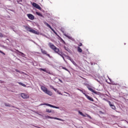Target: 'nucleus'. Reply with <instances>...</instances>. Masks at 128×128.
Masks as SVG:
<instances>
[{
	"label": "nucleus",
	"mask_w": 128,
	"mask_h": 128,
	"mask_svg": "<svg viewBox=\"0 0 128 128\" xmlns=\"http://www.w3.org/2000/svg\"><path fill=\"white\" fill-rule=\"evenodd\" d=\"M87 88L88 90H90V92H94V94H96V92L94 91V90H93L92 88V87L90 85H88Z\"/></svg>",
	"instance_id": "f8f14e48"
},
{
	"label": "nucleus",
	"mask_w": 128,
	"mask_h": 128,
	"mask_svg": "<svg viewBox=\"0 0 128 128\" xmlns=\"http://www.w3.org/2000/svg\"><path fill=\"white\" fill-rule=\"evenodd\" d=\"M62 68L63 70H66V72H70V70H68L65 67H62Z\"/></svg>",
	"instance_id": "b1692460"
},
{
	"label": "nucleus",
	"mask_w": 128,
	"mask_h": 128,
	"mask_svg": "<svg viewBox=\"0 0 128 128\" xmlns=\"http://www.w3.org/2000/svg\"><path fill=\"white\" fill-rule=\"evenodd\" d=\"M50 88H52V90H54V88H55L52 86H50Z\"/></svg>",
	"instance_id": "72a5a7b5"
},
{
	"label": "nucleus",
	"mask_w": 128,
	"mask_h": 128,
	"mask_svg": "<svg viewBox=\"0 0 128 128\" xmlns=\"http://www.w3.org/2000/svg\"><path fill=\"white\" fill-rule=\"evenodd\" d=\"M82 116H86L84 114L82 115Z\"/></svg>",
	"instance_id": "c03bdc74"
},
{
	"label": "nucleus",
	"mask_w": 128,
	"mask_h": 128,
	"mask_svg": "<svg viewBox=\"0 0 128 128\" xmlns=\"http://www.w3.org/2000/svg\"><path fill=\"white\" fill-rule=\"evenodd\" d=\"M59 82H62V80L60 79H58Z\"/></svg>",
	"instance_id": "ea45409f"
},
{
	"label": "nucleus",
	"mask_w": 128,
	"mask_h": 128,
	"mask_svg": "<svg viewBox=\"0 0 128 128\" xmlns=\"http://www.w3.org/2000/svg\"><path fill=\"white\" fill-rule=\"evenodd\" d=\"M46 112H48V113H50V112H54V111L52 110H48V109H46Z\"/></svg>",
	"instance_id": "aec40b11"
},
{
	"label": "nucleus",
	"mask_w": 128,
	"mask_h": 128,
	"mask_svg": "<svg viewBox=\"0 0 128 128\" xmlns=\"http://www.w3.org/2000/svg\"><path fill=\"white\" fill-rule=\"evenodd\" d=\"M5 106H10V104H5Z\"/></svg>",
	"instance_id": "c756f323"
},
{
	"label": "nucleus",
	"mask_w": 128,
	"mask_h": 128,
	"mask_svg": "<svg viewBox=\"0 0 128 128\" xmlns=\"http://www.w3.org/2000/svg\"><path fill=\"white\" fill-rule=\"evenodd\" d=\"M56 92H58V94H60L61 96H62V94H61L60 92L58 91H58Z\"/></svg>",
	"instance_id": "cd10ccee"
},
{
	"label": "nucleus",
	"mask_w": 128,
	"mask_h": 128,
	"mask_svg": "<svg viewBox=\"0 0 128 128\" xmlns=\"http://www.w3.org/2000/svg\"><path fill=\"white\" fill-rule=\"evenodd\" d=\"M0 54H6L4 52H2V51L0 50Z\"/></svg>",
	"instance_id": "e433bc0d"
},
{
	"label": "nucleus",
	"mask_w": 128,
	"mask_h": 128,
	"mask_svg": "<svg viewBox=\"0 0 128 128\" xmlns=\"http://www.w3.org/2000/svg\"><path fill=\"white\" fill-rule=\"evenodd\" d=\"M56 54H58L60 56H62V58H63L64 56V54L62 52L60 51V49H58V50H56Z\"/></svg>",
	"instance_id": "9d476101"
},
{
	"label": "nucleus",
	"mask_w": 128,
	"mask_h": 128,
	"mask_svg": "<svg viewBox=\"0 0 128 128\" xmlns=\"http://www.w3.org/2000/svg\"><path fill=\"white\" fill-rule=\"evenodd\" d=\"M32 6L34 8H37L38 10H42V8L40 7V5H38V4H37L36 3L34 2V3L32 4Z\"/></svg>",
	"instance_id": "423d86ee"
},
{
	"label": "nucleus",
	"mask_w": 128,
	"mask_h": 128,
	"mask_svg": "<svg viewBox=\"0 0 128 128\" xmlns=\"http://www.w3.org/2000/svg\"><path fill=\"white\" fill-rule=\"evenodd\" d=\"M48 46H50V48L54 51L55 52H56L57 50H58L59 48H56V46L54 44L51 42H49L48 44Z\"/></svg>",
	"instance_id": "7ed1b4c3"
},
{
	"label": "nucleus",
	"mask_w": 128,
	"mask_h": 128,
	"mask_svg": "<svg viewBox=\"0 0 128 128\" xmlns=\"http://www.w3.org/2000/svg\"><path fill=\"white\" fill-rule=\"evenodd\" d=\"M78 90H80V92H81L83 93V94H84V92L82 90L78 89Z\"/></svg>",
	"instance_id": "7c9ffc66"
},
{
	"label": "nucleus",
	"mask_w": 128,
	"mask_h": 128,
	"mask_svg": "<svg viewBox=\"0 0 128 128\" xmlns=\"http://www.w3.org/2000/svg\"><path fill=\"white\" fill-rule=\"evenodd\" d=\"M0 38H2V34L0 32Z\"/></svg>",
	"instance_id": "58836bf2"
},
{
	"label": "nucleus",
	"mask_w": 128,
	"mask_h": 128,
	"mask_svg": "<svg viewBox=\"0 0 128 128\" xmlns=\"http://www.w3.org/2000/svg\"><path fill=\"white\" fill-rule=\"evenodd\" d=\"M44 24H46V26H48V28H50V30H52L53 31V32H54V34H56V36H58V38H60V36L58 35V33H56V31L52 28V26H50V25L48 23L46 22H44Z\"/></svg>",
	"instance_id": "20e7f679"
},
{
	"label": "nucleus",
	"mask_w": 128,
	"mask_h": 128,
	"mask_svg": "<svg viewBox=\"0 0 128 128\" xmlns=\"http://www.w3.org/2000/svg\"><path fill=\"white\" fill-rule=\"evenodd\" d=\"M40 70H42L43 72H46L47 74H50V70H48L46 69V68H40Z\"/></svg>",
	"instance_id": "dca6fc26"
},
{
	"label": "nucleus",
	"mask_w": 128,
	"mask_h": 128,
	"mask_svg": "<svg viewBox=\"0 0 128 128\" xmlns=\"http://www.w3.org/2000/svg\"><path fill=\"white\" fill-rule=\"evenodd\" d=\"M62 42H64V44H66V42H64V40L62 39Z\"/></svg>",
	"instance_id": "c9c22d12"
},
{
	"label": "nucleus",
	"mask_w": 128,
	"mask_h": 128,
	"mask_svg": "<svg viewBox=\"0 0 128 128\" xmlns=\"http://www.w3.org/2000/svg\"><path fill=\"white\" fill-rule=\"evenodd\" d=\"M64 92V94H68V96H70V94H68V92Z\"/></svg>",
	"instance_id": "f704fd0d"
},
{
	"label": "nucleus",
	"mask_w": 128,
	"mask_h": 128,
	"mask_svg": "<svg viewBox=\"0 0 128 128\" xmlns=\"http://www.w3.org/2000/svg\"><path fill=\"white\" fill-rule=\"evenodd\" d=\"M40 106H50V108H57V109L60 108V107L54 106L53 105H52L49 104H46V103L41 104H40Z\"/></svg>",
	"instance_id": "39448f33"
},
{
	"label": "nucleus",
	"mask_w": 128,
	"mask_h": 128,
	"mask_svg": "<svg viewBox=\"0 0 128 128\" xmlns=\"http://www.w3.org/2000/svg\"><path fill=\"white\" fill-rule=\"evenodd\" d=\"M64 36H66V38H68L69 40H74V38L66 34H64Z\"/></svg>",
	"instance_id": "f3484780"
},
{
	"label": "nucleus",
	"mask_w": 128,
	"mask_h": 128,
	"mask_svg": "<svg viewBox=\"0 0 128 128\" xmlns=\"http://www.w3.org/2000/svg\"><path fill=\"white\" fill-rule=\"evenodd\" d=\"M97 82H98V80H97Z\"/></svg>",
	"instance_id": "de8ad7c7"
},
{
	"label": "nucleus",
	"mask_w": 128,
	"mask_h": 128,
	"mask_svg": "<svg viewBox=\"0 0 128 128\" xmlns=\"http://www.w3.org/2000/svg\"><path fill=\"white\" fill-rule=\"evenodd\" d=\"M27 16L30 20H34V16L32 14H28Z\"/></svg>",
	"instance_id": "2eb2a0df"
},
{
	"label": "nucleus",
	"mask_w": 128,
	"mask_h": 128,
	"mask_svg": "<svg viewBox=\"0 0 128 128\" xmlns=\"http://www.w3.org/2000/svg\"><path fill=\"white\" fill-rule=\"evenodd\" d=\"M109 80H110V82H112V79L110 78H108Z\"/></svg>",
	"instance_id": "37998d69"
},
{
	"label": "nucleus",
	"mask_w": 128,
	"mask_h": 128,
	"mask_svg": "<svg viewBox=\"0 0 128 128\" xmlns=\"http://www.w3.org/2000/svg\"><path fill=\"white\" fill-rule=\"evenodd\" d=\"M56 54H58L60 56H62V58H63L64 56V54L62 52L60 51V49H58V50H56Z\"/></svg>",
	"instance_id": "1a4fd4ad"
},
{
	"label": "nucleus",
	"mask_w": 128,
	"mask_h": 128,
	"mask_svg": "<svg viewBox=\"0 0 128 128\" xmlns=\"http://www.w3.org/2000/svg\"><path fill=\"white\" fill-rule=\"evenodd\" d=\"M36 14H37L39 16H42V14H40V12H36Z\"/></svg>",
	"instance_id": "5701e85b"
},
{
	"label": "nucleus",
	"mask_w": 128,
	"mask_h": 128,
	"mask_svg": "<svg viewBox=\"0 0 128 128\" xmlns=\"http://www.w3.org/2000/svg\"><path fill=\"white\" fill-rule=\"evenodd\" d=\"M78 46H82V44L81 42L79 43L78 44Z\"/></svg>",
	"instance_id": "2f4dec72"
},
{
	"label": "nucleus",
	"mask_w": 128,
	"mask_h": 128,
	"mask_svg": "<svg viewBox=\"0 0 128 128\" xmlns=\"http://www.w3.org/2000/svg\"><path fill=\"white\" fill-rule=\"evenodd\" d=\"M19 84H20V86H24V88H26V85L25 84H22L20 82H18Z\"/></svg>",
	"instance_id": "4be33fe9"
},
{
	"label": "nucleus",
	"mask_w": 128,
	"mask_h": 128,
	"mask_svg": "<svg viewBox=\"0 0 128 128\" xmlns=\"http://www.w3.org/2000/svg\"><path fill=\"white\" fill-rule=\"evenodd\" d=\"M17 52H18L20 54V56H26V54H24L18 51V50H17Z\"/></svg>",
	"instance_id": "412c9836"
},
{
	"label": "nucleus",
	"mask_w": 128,
	"mask_h": 128,
	"mask_svg": "<svg viewBox=\"0 0 128 128\" xmlns=\"http://www.w3.org/2000/svg\"><path fill=\"white\" fill-rule=\"evenodd\" d=\"M64 48L68 52L70 50V49L68 48H66V46H64Z\"/></svg>",
	"instance_id": "bb28decb"
},
{
	"label": "nucleus",
	"mask_w": 128,
	"mask_h": 128,
	"mask_svg": "<svg viewBox=\"0 0 128 128\" xmlns=\"http://www.w3.org/2000/svg\"><path fill=\"white\" fill-rule=\"evenodd\" d=\"M66 58L67 60H72V58H70V56H66Z\"/></svg>",
	"instance_id": "393cba45"
},
{
	"label": "nucleus",
	"mask_w": 128,
	"mask_h": 128,
	"mask_svg": "<svg viewBox=\"0 0 128 128\" xmlns=\"http://www.w3.org/2000/svg\"><path fill=\"white\" fill-rule=\"evenodd\" d=\"M16 72H20V74H22V72L18 70V69L16 70Z\"/></svg>",
	"instance_id": "a878e982"
},
{
	"label": "nucleus",
	"mask_w": 128,
	"mask_h": 128,
	"mask_svg": "<svg viewBox=\"0 0 128 128\" xmlns=\"http://www.w3.org/2000/svg\"><path fill=\"white\" fill-rule=\"evenodd\" d=\"M84 94L85 96H86V98H88V100H90V102H94V98H92L88 96V95L86 94V93H84Z\"/></svg>",
	"instance_id": "ddd939ff"
},
{
	"label": "nucleus",
	"mask_w": 128,
	"mask_h": 128,
	"mask_svg": "<svg viewBox=\"0 0 128 128\" xmlns=\"http://www.w3.org/2000/svg\"><path fill=\"white\" fill-rule=\"evenodd\" d=\"M46 118H51L52 120H62L60 118H58L56 117H50L48 116H46Z\"/></svg>",
	"instance_id": "9b49d317"
},
{
	"label": "nucleus",
	"mask_w": 128,
	"mask_h": 128,
	"mask_svg": "<svg viewBox=\"0 0 128 128\" xmlns=\"http://www.w3.org/2000/svg\"><path fill=\"white\" fill-rule=\"evenodd\" d=\"M64 56L66 58V56H67L66 55L64 54Z\"/></svg>",
	"instance_id": "49530a36"
},
{
	"label": "nucleus",
	"mask_w": 128,
	"mask_h": 128,
	"mask_svg": "<svg viewBox=\"0 0 128 128\" xmlns=\"http://www.w3.org/2000/svg\"><path fill=\"white\" fill-rule=\"evenodd\" d=\"M24 28L27 30V32H32V34H40V32L34 30L30 26H24Z\"/></svg>",
	"instance_id": "f257e3e1"
},
{
	"label": "nucleus",
	"mask_w": 128,
	"mask_h": 128,
	"mask_svg": "<svg viewBox=\"0 0 128 128\" xmlns=\"http://www.w3.org/2000/svg\"><path fill=\"white\" fill-rule=\"evenodd\" d=\"M107 102H108L112 110H116V106H114V104L110 102V101L107 100Z\"/></svg>",
	"instance_id": "0eeeda50"
},
{
	"label": "nucleus",
	"mask_w": 128,
	"mask_h": 128,
	"mask_svg": "<svg viewBox=\"0 0 128 128\" xmlns=\"http://www.w3.org/2000/svg\"><path fill=\"white\" fill-rule=\"evenodd\" d=\"M41 90L44 92L48 94V96H52V92L48 90V88H46L44 86H41Z\"/></svg>",
	"instance_id": "f03ea898"
},
{
	"label": "nucleus",
	"mask_w": 128,
	"mask_h": 128,
	"mask_svg": "<svg viewBox=\"0 0 128 128\" xmlns=\"http://www.w3.org/2000/svg\"><path fill=\"white\" fill-rule=\"evenodd\" d=\"M72 64H74V66H77L78 64H76V62H74V60H70Z\"/></svg>",
	"instance_id": "6ab92c4d"
},
{
	"label": "nucleus",
	"mask_w": 128,
	"mask_h": 128,
	"mask_svg": "<svg viewBox=\"0 0 128 128\" xmlns=\"http://www.w3.org/2000/svg\"><path fill=\"white\" fill-rule=\"evenodd\" d=\"M104 100H106V102H108V100H106V98H104Z\"/></svg>",
	"instance_id": "79ce46f5"
},
{
	"label": "nucleus",
	"mask_w": 128,
	"mask_h": 128,
	"mask_svg": "<svg viewBox=\"0 0 128 128\" xmlns=\"http://www.w3.org/2000/svg\"><path fill=\"white\" fill-rule=\"evenodd\" d=\"M78 114H80L81 116H82V114H84L80 111H78Z\"/></svg>",
	"instance_id": "473e14b6"
},
{
	"label": "nucleus",
	"mask_w": 128,
	"mask_h": 128,
	"mask_svg": "<svg viewBox=\"0 0 128 128\" xmlns=\"http://www.w3.org/2000/svg\"><path fill=\"white\" fill-rule=\"evenodd\" d=\"M21 96L22 98H30L28 94L24 93L21 94Z\"/></svg>",
	"instance_id": "4468645a"
},
{
	"label": "nucleus",
	"mask_w": 128,
	"mask_h": 128,
	"mask_svg": "<svg viewBox=\"0 0 128 128\" xmlns=\"http://www.w3.org/2000/svg\"><path fill=\"white\" fill-rule=\"evenodd\" d=\"M54 92H58V88H54Z\"/></svg>",
	"instance_id": "4c0bfd02"
},
{
	"label": "nucleus",
	"mask_w": 128,
	"mask_h": 128,
	"mask_svg": "<svg viewBox=\"0 0 128 128\" xmlns=\"http://www.w3.org/2000/svg\"><path fill=\"white\" fill-rule=\"evenodd\" d=\"M62 58L64 60L65 62H66V60L64 59V56H63V57H62Z\"/></svg>",
	"instance_id": "a19ab883"
},
{
	"label": "nucleus",
	"mask_w": 128,
	"mask_h": 128,
	"mask_svg": "<svg viewBox=\"0 0 128 128\" xmlns=\"http://www.w3.org/2000/svg\"><path fill=\"white\" fill-rule=\"evenodd\" d=\"M86 116H88V118H89L92 120V116H90V115L86 114Z\"/></svg>",
	"instance_id": "c85d7f7f"
},
{
	"label": "nucleus",
	"mask_w": 128,
	"mask_h": 128,
	"mask_svg": "<svg viewBox=\"0 0 128 128\" xmlns=\"http://www.w3.org/2000/svg\"><path fill=\"white\" fill-rule=\"evenodd\" d=\"M41 52L43 54H46L47 56L50 58H52V56L50 55V54H48V52L46 50H44L43 49H41Z\"/></svg>",
	"instance_id": "6e6552de"
},
{
	"label": "nucleus",
	"mask_w": 128,
	"mask_h": 128,
	"mask_svg": "<svg viewBox=\"0 0 128 128\" xmlns=\"http://www.w3.org/2000/svg\"><path fill=\"white\" fill-rule=\"evenodd\" d=\"M64 96H68L66 94H64Z\"/></svg>",
	"instance_id": "a18cd8bd"
},
{
	"label": "nucleus",
	"mask_w": 128,
	"mask_h": 128,
	"mask_svg": "<svg viewBox=\"0 0 128 128\" xmlns=\"http://www.w3.org/2000/svg\"><path fill=\"white\" fill-rule=\"evenodd\" d=\"M78 52H82V50L81 49L80 47L78 46L77 47Z\"/></svg>",
	"instance_id": "a211bd4d"
}]
</instances>
